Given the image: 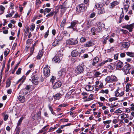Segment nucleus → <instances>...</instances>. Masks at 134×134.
<instances>
[{
  "label": "nucleus",
  "instance_id": "1",
  "mask_svg": "<svg viewBox=\"0 0 134 134\" xmlns=\"http://www.w3.org/2000/svg\"><path fill=\"white\" fill-rule=\"evenodd\" d=\"M105 80L107 83H110L117 81V79L115 76L111 75L107 77Z\"/></svg>",
  "mask_w": 134,
  "mask_h": 134
},
{
  "label": "nucleus",
  "instance_id": "2",
  "mask_svg": "<svg viewBox=\"0 0 134 134\" xmlns=\"http://www.w3.org/2000/svg\"><path fill=\"white\" fill-rule=\"evenodd\" d=\"M78 43V41L75 38H70L66 41V44L69 45H75Z\"/></svg>",
  "mask_w": 134,
  "mask_h": 134
},
{
  "label": "nucleus",
  "instance_id": "3",
  "mask_svg": "<svg viewBox=\"0 0 134 134\" xmlns=\"http://www.w3.org/2000/svg\"><path fill=\"white\" fill-rule=\"evenodd\" d=\"M87 9V7L84 4H81L79 5L76 8V11L79 12H83Z\"/></svg>",
  "mask_w": 134,
  "mask_h": 134
},
{
  "label": "nucleus",
  "instance_id": "4",
  "mask_svg": "<svg viewBox=\"0 0 134 134\" xmlns=\"http://www.w3.org/2000/svg\"><path fill=\"white\" fill-rule=\"evenodd\" d=\"M84 71V68L81 66L79 65L77 66L75 71V75L79 74L82 73Z\"/></svg>",
  "mask_w": 134,
  "mask_h": 134
},
{
  "label": "nucleus",
  "instance_id": "5",
  "mask_svg": "<svg viewBox=\"0 0 134 134\" xmlns=\"http://www.w3.org/2000/svg\"><path fill=\"white\" fill-rule=\"evenodd\" d=\"M123 28H125L128 30L130 32H131L134 28V24L132 23L130 25L126 24L122 26Z\"/></svg>",
  "mask_w": 134,
  "mask_h": 134
},
{
  "label": "nucleus",
  "instance_id": "6",
  "mask_svg": "<svg viewBox=\"0 0 134 134\" xmlns=\"http://www.w3.org/2000/svg\"><path fill=\"white\" fill-rule=\"evenodd\" d=\"M49 66L48 65H47L46 67H44L43 69V73L44 76L46 77H48L50 75V70L48 68Z\"/></svg>",
  "mask_w": 134,
  "mask_h": 134
},
{
  "label": "nucleus",
  "instance_id": "7",
  "mask_svg": "<svg viewBox=\"0 0 134 134\" xmlns=\"http://www.w3.org/2000/svg\"><path fill=\"white\" fill-rule=\"evenodd\" d=\"M92 23L91 21H87L86 23L84 24L82 26V27H84L85 30L87 29L88 28H89L92 26Z\"/></svg>",
  "mask_w": 134,
  "mask_h": 134
},
{
  "label": "nucleus",
  "instance_id": "8",
  "mask_svg": "<svg viewBox=\"0 0 134 134\" xmlns=\"http://www.w3.org/2000/svg\"><path fill=\"white\" fill-rule=\"evenodd\" d=\"M115 96L116 97L122 96L124 94V91H121L119 88L116 90L115 92Z\"/></svg>",
  "mask_w": 134,
  "mask_h": 134
},
{
  "label": "nucleus",
  "instance_id": "9",
  "mask_svg": "<svg viewBox=\"0 0 134 134\" xmlns=\"http://www.w3.org/2000/svg\"><path fill=\"white\" fill-rule=\"evenodd\" d=\"M114 65L116 66V69H119L123 67V64L122 62L120 60H118L115 63Z\"/></svg>",
  "mask_w": 134,
  "mask_h": 134
},
{
  "label": "nucleus",
  "instance_id": "10",
  "mask_svg": "<svg viewBox=\"0 0 134 134\" xmlns=\"http://www.w3.org/2000/svg\"><path fill=\"white\" fill-rule=\"evenodd\" d=\"M130 65L129 64L125 65L124 67V71L125 74L126 75L127 74H130L129 72V70L130 69Z\"/></svg>",
  "mask_w": 134,
  "mask_h": 134
},
{
  "label": "nucleus",
  "instance_id": "11",
  "mask_svg": "<svg viewBox=\"0 0 134 134\" xmlns=\"http://www.w3.org/2000/svg\"><path fill=\"white\" fill-rule=\"evenodd\" d=\"M94 45V43L91 41H87L84 46L87 47H89Z\"/></svg>",
  "mask_w": 134,
  "mask_h": 134
},
{
  "label": "nucleus",
  "instance_id": "12",
  "mask_svg": "<svg viewBox=\"0 0 134 134\" xmlns=\"http://www.w3.org/2000/svg\"><path fill=\"white\" fill-rule=\"evenodd\" d=\"M119 3V2L117 1H113L110 4V8H113L115 6L118 5Z\"/></svg>",
  "mask_w": 134,
  "mask_h": 134
},
{
  "label": "nucleus",
  "instance_id": "13",
  "mask_svg": "<svg viewBox=\"0 0 134 134\" xmlns=\"http://www.w3.org/2000/svg\"><path fill=\"white\" fill-rule=\"evenodd\" d=\"M62 95L59 93H57L54 95L53 96L54 99L55 100H59L61 98Z\"/></svg>",
  "mask_w": 134,
  "mask_h": 134
},
{
  "label": "nucleus",
  "instance_id": "14",
  "mask_svg": "<svg viewBox=\"0 0 134 134\" xmlns=\"http://www.w3.org/2000/svg\"><path fill=\"white\" fill-rule=\"evenodd\" d=\"M26 79V77L24 76H23L20 79H19L18 81V82H19L20 81H21L18 87V88H19L20 86L22 84V83L24 82L25 80Z\"/></svg>",
  "mask_w": 134,
  "mask_h": 134
},
{
  "label": "nucleus",
  "instance_id": "15",
  "mask_svg": "<svg viewBox=\"0 0 134 134\" xmlns=\"http://www.w3.org/2000/svg\"><path fill=\"white\" fill-rule=\"evenodd\" d=\"M66 70L65 69H61L58 72V75L61 76L62 75H65V74Z\"/></svg>",
  "mask_w": 134,
  "mask_h": 134
},
{
  "label": "nucleus",
  "instance_id": "16",
  "mask_svg": "<svg viewBox=\"0 0 134 134\" xmlns=\"http://www.w3.org/2000/svg\"><path fill=\"white\" fill-rule=\"evenodd\" d=\"M62 83L60 82H56L53 85V88L54 89H56L61 87Z\"/></svg>",
  "mask_w": 134,
  "mask_h": 134
},
{
  "label": "nucleus",
  "instance_id": "17",
  "mask_svg": "<svg viewBox=\"0 0 134 134\" xmlns=\"http://www.w3.org/2000/svg\"><path fill=\"white\" fill-rule=\"evenodd\" d=\"M113 60L111 59H109L107 60L103 61L101 63L99 64L98 65V67L100 66L103 65L105 63L109 62H111Z\"/></svg>",
  "mask_w": 134,
  "mask_h": 134
},
{
  "label": "nucleus",
  "instance_id": "18",
  "mask_svg": "<svg viewBox=\"0 0 134 134\" xmlns=\"http://www.w3.org/2000/svg\"><path fill=\"white\" fill-rule=\"evenodd\" d=\"M99 61V58L98 57H96L93 59L92 64L93 66L95 65L96 63H97Z\"/></svg>",
  "mask_w": 134,
  "mask_h": 134
},
{
  "label": "nucleus",
  "instance_id": "19",
  "mask_svg": "<svg viewBox=\"0 0 134 134\" xmlns=\"http://www.w3.org/2000/svg\"><path fill=\"white\" fill-rule=\"evenodd\" d=\"M130 45V44L128 42H124L122 43V47L123 48H127Z\"/></svg>",
  "mask_w": 134,
  "mask_h": 134
},
{
  "label": "nucleus",
  "instance_id": "20",
  "mask_svg": "<svg viewBox=\"0 0 134 134\" xmlns=\"http://www.w3.org/2000/svg\"><path fill=\"white\" fill-rule=\"evenodd\" d=\"M18 100L21 103H24L25 101V97L22 95H20L18 98Z\"/></svg>",
  "mask_w": 134,
  "mask_h": 134
},
{
  "label": "nucleus",
  "instance_id": "21",
  "mask_svg": "<svg viewBox=\"0 0 134 134\" xmlns=\"http://www.w3.org/2000/svg\"><path fill=\"white\" fill-rule=\"evenodd\" d=\"M77 23V22L76 21H74L71 23V25L69 27H68V28H71L73 29L75 28L76 25Z\"/></svg>",
  "mask_w": 134,
  "mask_h": 134
},
{
  "label": "nucleus",
  "instance_id": "22",
  "mask_svg": "<svg viewBox=\"0 0 134 134\" xmlns=\"http://www.w3.org/2000/svg\"><path fill=\"white\" fill-rule=\"evenodd\" d=\"M40 0H36V3L35 4V5L37 9H38L39 7L40 6V4H41L42 2Z\"/></svg>",
  "mask_w": 134,
  "mask_h": 134
},
{
  "label": "nucleus",
  "instance_id": "23",
  "mask_svg": "<svg viewBox=\"0 0 134 134\" xmlns=\"http://www.w3.org/2000/svg\"><path fill=\"white\" fill-rule=\"evenodd\" d=\"M93 89V87L91 85H87L85 87V89L87 91H91Z\"/></svg>",
  "mask_w": 134,
  "mask_h": 134
},
{
  "label": "nucleus",
  "instance_id": "24",
  "mask_svg": "<svg viewBox=\"0 0 134 134\" xmlns=\"http://www.w3.org/2000/svg\"><path fill=\"white\" fill-rule=\"evenodd\" d=\"M53 61L55 63H59L60 61L59 57L57 56L54 57Z\"/></svg>",
  "mask_w": 134,
  "mask_h": 134
},
{
  "label": "nucleus",
  "instance_id": "25",
  "mask_svg": "<svg viewBox=\"0 0 134 134\" xmlns=\"http://www.w3.org/2000/svg\"><path fill=\"white\" fill-rule=\"evenodd\" d=\"M59 8L61 9V12L64 13L66 9V7L64 5H60L59 6Z\"/></svg>",
  "mask_w": 134,
  "mask_h": 134
},
{
  "label": "nucleus",
  "instance_id": "26",
  "mask_svg": "<svg viewBox=\"0 0 134 134\" xmlns=\"http://www.w3.org/2000/svg\"><path fill=\"white\" fill-rule=\"evenodd\" d=\"M78 55L77 51L76 50H73L71 52V55L72 57H76Z\"/></svg>",
  "mask_w": 134,
  "mask_h": 134
},
{
  "label": "nucleus",
  "instance_id": "27",
  "mask_svg": "<svg viewBox=\"0 0 134 134\" xmlns=\"http://www.w3.org/2000/svg\"><path fill=\"white\" fill-rule=\"evenodd\" d=\"M105 13V10L103 7H101L98 11V13L99 14H102Z\"/></svg>",
  "mask_w": 134,
  "mask_h": 134
},
{
  "label": "nucleus",
  "instance_id": "28",
  "mask_svg": "<svg viewBox=\"0 0 134 134\" xmlns=\"http://www.w3.org/2000/svg\"><path fill=\"white\" fill-rule=\"evenodd\" d=\"M127 55L130 57L133 58L134 57V53L132 52H126Z\"/></svg>",
  "mask_w": 134,
  "mask_h": 134
},
{
  "label": "nucleus",
  "instance_id": "29",
  "mask_svg": "<svg viewBox=\"0 0 134 134\" xmlns=\"http://www.w3.org/2000/svg\"><path fill=\"white\" fill-rule=\"evenodd\" d=\"M57 55L59 56L58 57H62L63 55V50L60 49L57 53Z\"/></svg>",
  "mask_w": 134,
  "mask_h": 134
},
{
  "label": "nucleus",
  "instance_id": "30",
  "mask_svg": "<svg viewBox=\"0 0 134 134\" xmlns=\"http://www.w3.org/2000/svg\"><path fill=\"white\" fill-rule=\"evenodd\" d=\"M59 42L60 41L56 39L53 42V45L54 46H55L58 45L59 43Z\"/></svg>",
  "mask_w": 134,
  "mask_h": 134
},
{
  "label": "nucleus",
  "instance_id": "31",
  "mask_svg": "<svg viewBox=\"0 0 134 134\" xmlns=\"http://www.w3.org/2000/svg\"><path fill=\"white\" fill-rule=\"evenodd\" d=\"M43 54V53L42 51H40L38 54V55L37 56V59H39L41 58L42 57Z\"/></svg>",
  "mask_w": 134,
  "mask_h": 134
},
{
  "label": "nucleus",
  "instance_id": "32",
  "mask_svg": "<svg viewBox=\"0 0 134 134\" xmlns=\"http://www.w3.org/2000/svg\"><path fill=\"white\" fill-rule=\"evenodd\" d=\"M55 11H52L49 13H48L47 15L46 16V17L47 18H49L51 16H52L54 13Z\"/></svg>",
  "mask_w": 134,
  "mask_h": 134
},
{
  "label": "nucleus",
  "instance_id": "33",
  "mask_svg": "<svg viewBox=\"0 0 134 134\" xmlns=\"http://www.w3.org/2000/svg\"><path fill=\"white\" fill-rule=\"evenodd\" d=\"M63 36L62 34H61L60 35H59L58 37L57 38V39H58L59 41H62V39L63 38Z\"/></svg>",
  "mask_w": 134,
  "mask_h": 134
},
{
  "label": "nucleus",
  "instance_id": "34",
  "mask_svg": "<svg viewBox=\"0 0 134 134\" xmlns=\"http://www.w3.org/2000/svg\"><path fill=\"white\" fill-rule=\"evenodd\" d=\"M29 27H26L25 29V31L24 32V37H26L27 35V33L29 32Z\"/></svg>",
  "mask_w": 134,
  "mask_h": 134
},
{
  "label": "nucleus",
  "instance_id": "35",
  "mask_svg": "<svg viewBox=\"0 0 134 134\" xmlns=\"http://www.w3.org/2000/svg\"><path fill=\"white\" fill-rule=\"evenodd\" d=\"M131 86V85L129 83H127L126 86V92H128L130 90V86Z\"/></svg>",
  "mask_w": 134,
  "mask_h": 134
},
{
  "label": "nucleus",
  "instance_id": "36",
  "mask_svg": "<svg viewBox=\"0 0 134 134\" xmlns=\"http://www.w3.org/2000/svg\"><path fill=\"white\" fill-rule=\"evenodd\" d=\"M23 118V117H21L18 121L16 127H19V126L20 125Z\"/></svg>",
  "mask_w": 134,
  "mask_h": 134
},
{
  "label": "nucleus",
  "instance_id": "37",
  "mask_svg": "<svg viewBox=\"0 0 134 134\" xmlns=\"http://www.w3.org/2000/svg\"><path fill=\"white\" fill-rule=\"evenodd\" d=\"M11 81L9 79H8L6 81V87H9L10 85Z\"/></svg>",
  "mask_w": 134,
  "mask_h": 134
},
{
  "label": "nucleus",
  "instance_id": "38",
  "mask_svg": "<svg viewBox=\"0 0 134 134\" xmlns=\"http://www.w3.org/2000/svg\"><path fill=\"white\" fill-rule=\"evenodd\" d=\"M93 95L91 94L89 96L88 98L86 99L85 100V101H88L90 100H92L93 99Z\"/></svg>",
  "mask_w": 134,
  "mask_h": 134
},
{
  "label": "nucleus",
  "instance_id": "39",
  "mask_svg": "<svg viewBox=\"0 0 134 134\" xmlns=\"http://www.w3.org/2000/svg\"><path fill=\"white\" fill-rule=\"evenodd\" d=\"M109 91L108 89H106L105 90H102L100 91V93H105L107 94L108 93Z\"/></svg>",
  "mask_w": 134,
  "mask_h": 134
},
{
  "label": "nucleus",
  "instance_id": "40",
  "mask_svg": "<svg viewBox=\"0 0 134 134\" xmlns=\"http://www.w3.org/2000/svg\"><path fill=\"white\" fill-rule=\"evenodd\" d=\"M47 126H44L41 130L39 131V133H42L44 131H45L47 130L48 129L47 128H46V127Z\"/></svg>",
  "mask_w": 134,
  "mask_h": 134
},
{
  "label": "nucleus",
  "instance_id": "41",
  "mask_svg": "<svg viewBox=\"0 0 134 134\" xmlns=\"http://www.w3.org/2000/svg\"><path fill=\"white\" fill-rule=\"evenodd\" d=\"M66 20L65 19H63L60 24V26L61 27H63L65 25Z\"/></svg>",
  "mask_w": 134,
  "mask_h": 134
},
{
  "label": "nucleus",
  "instance_id": "42",
  "mask_svg": "<svg viewBox=\"0 0 134 134\" xmlns=\"http://www.w3.org/2000/svg\"><path fill=\"white\" fill-rule=\"evenodd\" d=\"M118 99V98L116 97H112L110 98L109 99V102H112L114 100L115 101Z\"/></svg>",
  "mask_w": 134,
  "mask_h": 134
},
{
  "label": "nucleus",
  "instance_id": "43",
  "mask_svg": "<svg viewBox=\"0 0 134 134\" xmlns=\"http://www.w3.org/2000/svg\"><path fill=\"white\" fill-rule=\"evenodd\" d=\"M38 79V77L36 75H34L32 77V80H37Z\"/></svg>",
  "mask_w": 134,
  "mask_h": 134
},
{
  "label": "nucleus",
  "instance_id": "44",
  "mask_svg": "<svg viewBox=\"0 0 134 134\" xmlns=\"http://www.w3.org/2000/svg\"><path fill=\"white\" fill-rule=\"evenodd\" d=\"M129 7V6L128 4H126L124 5V8L126 12H127V11Z\"/></svg>",
  "mask_w": 134,
  "mask_h": 134
},
{
  "label": "nucleus",
  "instance_id": "45",
  "mask_svg": "<svg viewBox=\"0 0 134 134\" xmlns=\"http://www.w3.org/2000/svg\"><path fill=\"white\" fill-rule=\"evenodd\" d=\"M94 75L96 77H98L100 76L101 75V74L99 71H97L95 72Z\"/></svg>",
  "mask_w": 134,
  "mask_h": 134
},
{
  "label": "nucleus",
  "instance_id": "46",
  "mask_svg": "<svg viewBox=\"0 0 134 134\" xmlns=\"http://www.w3.org/2000/svg\"><path fill=\"white\" fill-rule=\"evenodd\" d=\"M5 9V7L3 6H2V5H0V10L2 12L1 14H2L4 13Z\"/></svg>",
  "mask_w": 134,
  "mask_h": 134
},
{
  "label": "nucleus",
  "instance_id": "47",
  "mask_svg": "<svg viewBox=\"0 0 134 134\" xmlns=\"http://www.w3.org/2000/svg\"><path fill=\"white\" fill-rule=\"evenodd\" d=\"M109 36L108 35L106 38H104L103 41V43L104 44H105L107 43V40L109 38Z\"/></svg>",
  "mask_w": 134,
  "mask_h": 134
},
{
  "label": "nucleus",
  "instance_id": "48",
  "mask_svg": "<svg viewBox=\"0 0 134 134\" xmlns=\"http://www.w3.org/2000/svg\"><path fill=\"white\" fill-rule=\"evenodd\" d=\"M35 27V25L34 24L32 23L30 26V30L31 31H33Z\"/></svg>",
  "mask_w": 134,
  "mask_h": 134
},
{
  "label": "nucleus",
  "instance_id": "49",
  "mask_svg": "<svg viewBox=\"0 0 134 134\" xmlns=\"http://www.w3.org/2000/svg\"><path fill=\"white\" fill-rule=\"evenodd\" d=\"M131 107H130L131 111H134V103H132L130 104Z\"/></svg>",
  "mask_w": 134,
  "mask_h": 134
},
{
  "label": "nucleus",
  "instance_id": "50",
  "mask_svg": "<svg viewBox=\"0 0 134 134\" xmlns=\"http://www.w3.org/2000/svg\"><path fill=\"white\" fill-rule=\"evenodd\" d=\"M51 11V9L50 8H46L44 9L45 13H49Z\"/></svg>",
  "mask_w": 134,
  "mask_h": 134
},
{
  "label": "nucleus",
  "instance_id": "51",
  "mask_svg": "<svg viewBox=\"0 0 134 134\" xmlns=\"http://www.w3.org/2000/svg\"><path fill=\"white\" fill-rule=\"evenodd\" d=\"M86 40V38L84 37H82L80 38V42L81 43H83L85 42Z\"/></svg>",
  "mask_w": 134,
  "mask_h": 134
},
{
  "label": "nucleus",
  "instance_id": "52",
  "mask_svg": "<svg viewBox=\"0 0 134 134\" xmlns=\"http://www.w3.org/2000/svg\"><path fill=\"white\" fill-rule=\"evenodd\" d=\"M19 64H20V62H19L16 64V66L14 67V68L13 69V72H12V74H13L15 72V70H16V69H17V68L18 67V65H19Z\"/></svg>",
  "mask_w": 134,
  "mask_h": 134
},
{
  "label": "nucleus",
  "instance_id": "53",
  "mask_svg": "<svg viewBox=\"0 0 134 134\" xmlns=\"http://www.w3.org/2000/svg\"><path fill=\"white\" fill-rule=\"evenodd\" d=\"M20 129L19 127H16V133L15 134H19L20 131Z\"/></svg>",
  "mask_w": 134,
  "mask_h": 134
},
{
  "label": "nucleus",
  "instance_id": "54",
  "mask_svg": "<svg viewBox=\"0 0 134 134\" xmlns=\"http://www.w3.org/2000/svg\"><path fill=\"white\" fill-rule=\"evenodd\" d=\"M21 69L20 68H19L16 72V74L18 75L20 74L21 73Z\"/></svg>",
  "mask_w": 134,
  "mask_h": 134
},
{
  "label": "nucleus",
  "instance_id": "55",
  "mask_svg": "<svg viewBox=\"0 0 134 134\" xmlns=\"http://www.w3.org/2000/svg\"><path fill=\"white\" fill-rule=\"evenodd\" d=\"M98 87L100 89H101L103 88L104 86L103 83L102 82H100V83L99 84V85L98 86Z\"/></svg>",
  "mask_w": 134,
  "mask_h": 134
},
{
  "label": "nucleus",
  "instance_id": "56",
  "mask_svg": "<svg viewBox=\"0 0 134 134\" xmlns=\"http://www.w3.org/2000/svg\"><path fill=\"white\" fill-rule=\"evenodd\" d=\"M22 92L24 95H26L28 93V92H29V91H27L24 89H22Z\"/></svg>",
  "mask_w": 134,
  "mask_h": 134
},
{
  "label": "nucleus",
  "instance_id": "57",
  "mask_svg": "<svg viewBox=\"0 0 134 134\" xmlns=\"http://www.w3.org/2000/svg\"><path fill=\"white\" fill-rule=\"evenodd\" d=\"M122 111H121V110L118 109L116 110L115 112V113H116L117 114H121L122 113Z\"/></svg>",
  "mask_w": 134,
  "mask_h": 134
},
{
  "label": "nucleus",
  "instance_id": "58",
  "mask_svg": "<svg viewBox=\"0 0 134 134\" xmlns=\"http://www.w3.org/2000/svg\"><path fill=\"white\" fill-rule=\"evenodd\" d=\"M111 122V120H106L105 121H103V122L104 124H110Z\"/></svg>",
  "mask_w": 134,
  "mask_h": 134
},
{
  "label": "nucleus",
  "instance_id": "59",
  "mask_svg": "<svg viewBox=\"0 0 134 134\" xmlns=\"http://www.w3.org/2000/svg\"><path fill=\"white\" fill-rule=\"evenodd\" d=\"M124 17V15L123 14H122L120 15V19H119V23H121L122 20V19Z\"/></svg>",
  "mask_w": 134,
  "mask_h": 134
},
{
  "label": "nucleus",
  "instance_id": "60",
  "mask_svg": "<svg viewBox=\"0 0 134 134\" xmlns=\"http://www.w3.org/2000/svg\"><path fill=\"white\" fill-rule=\"evenodd\" d=\"M48 107H49V110L51 111L52 113V114H54V113L53 111V109H52V107H51V106H50V104H49L48 105Z\"/></svg>",
  "mask_w": 134,
  "mask_h": 134
},
{
  "label": "nucleus",
  "instance_id": "61",
  "mask_svg": "<svg viewBox=\"0 0 134 134\" xmlns=\"http://www.w3.org/2000/svg\"><path fill=\"white\" fill-rule=\"evenodd\" d=\"M30 87V85H28L26 86L25 88H24L25 90H26L27 91H29Z\"/></svg>",
  "mask_w": 134,
  "mask_h": 134
},
{
  "label": "nucleus",
  "instance_id": "62",
  "mask_svg": "<svg viewBox=\"0 0 134 134\" xmlns=\"http://www.w3.org/2000/svg\"><path fill=\"white\" fill-rule=\"evenodd\" d=\"M96 30V29L94 27L92 28L91 29V32L92 33V34L93 35H95V32Z\"/></svg>",
  "mask_w": 134,
  "mask_h": 134
},
{
  "label": "nucleus",
  "instance_id": "63",
  "mask_svg": "<svg viewBox=\"0 0 134 134\" xmlns=\"http://www.w3.org/2000/svg\"><path fill=\"white\" fill-rule=\"evenodd\" d=\"M34 48H31V49L30 53L29 55V56H31L33 54V52L34 50Z\"/></svg>",
  "mask_w": 134,
  "mask_h": 134
},
{
  "label": "nucleus",
  "instance_id": "64",
  "mask_svg": "<svg viewBox=\"0 0 134 134\" xmlns=\"http://www.w3.org/2000/svg\"><path fill=\"white\" fill-rule=\"evenodd\" d=\"M32 82L34 84L37 85L38 83V81L37 80H32Z\"/></svg>",
  "mask_w": 134,
  "mask_h": 134
}]
</instances>
